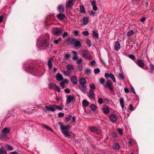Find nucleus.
Masks as SVG:
<instances>
[{
    "mask_svg": "<svg viewBox=\"0 0 154 154\" xmlns=\"http://www.w3.org/2000/svg\"><path fill=\"white\" fill-rule=\"evenodd\" d=\"M60 127L62 133L65 137L69 138H70V135L69 130L71 128V126L68 125H61Z\"/></svg>",
    "mask_w": 154,
    "mask_h": 154,
    "instance_id": "f257e3e1",
    "label": "nucleus"
},
{
    "mask_svg": "<svg viewBox=\"0 0 154 154\" xmlns=\"http://www.w3.org/2000/svg\"><path fill=\"white\" fill-rule=\"evenodd\" d=\"M67 40L69 42L71 45L75 47L76 49H79L80 48L81 46L80 41L77 40L76 39L72 38H68Z\"/></svg>",
    "mask_w": 154,
    "mask_h": 154,
    "instance_id": "f03ea898",
    "label": "nucleus"
},
{
    "mask_svg": "<svg viewBox=\"0 0 154 154\" xmlns=\"http://www.w3.org/2000/svg\"><path fill=\"white\" fill-rule=\"evenodd\" d=\"M48 42V40L47 39H45L43 36L39 37L37 39V43L41 46H45L47 44Z\"/></svg>",
    "mask_w": 154,
    "mask_h": 154,
    "instance_id": "7ed1b4c3",
    "label": "nucleus"
},
{
    "mask_svg": "<svg viewBox=\"0 0 154 154\" xmlns=\"http://www.w3.org/2000/svg\"><path fill=\"white\" fill-rule=\"evenodd\" d=\"M63 29L59 28H55L52 30L53 34L55 35L59 36L63 32Z\"/></svg>",
    "mask_w": 154,
    "mask_h": 154,
    "instance_id": "20e7f679",
    "label": "nucleus"
},
{
    "mask_svg": "<svg viewBox=\"0 0 154 154\" xmlns=\"http://www.w3.org/2000/svg\"><path fill=\"white\" fill-rule=\"evenodd\" d=\"M82 53L83 57L85 59L88 60L92 59V56L87 51L85 50H83L82 51Z\"/></svg>",
    "mask_w": 154,
    "mask_h": 154,
    "instance_id": "39448f33",
    "label": "nucleus"
},
{
    "mask_svg": "<svg viewBox=\"0 0 154 154\" xmlns=\"http://www.w3.org/2000/svg\"><path fill=\"white\" fill-rule=\"evenodd\" d=\"M112 82L110 80H108L105 85L104 86V87L105 88H108L110 90L112 91L113 90V88L112 87Z\"/></svg>",
    "mask_w": 154,
    "mask_h": 154,
    "instance_id": "423d86ee",
    "label": "nucleus"
},
{
    "mask_svg": "<svg viewBox=\"0 0 154 154\" xmlns=\"http://www.w3.org/2000/svg\"><path fill=\"white\" fill-rule=\"evenodd\" d=\"M104 75L106 79H108L109 78H110L112 80L113 82H116V80L113 74H109L106 73Z\"/></svg>",
    "mask_w": 154,
    "mask_h": 154,
    "instance_id": "0eeeda50",
    "label": "nucleus"
},
{
    "mask_svg": "<svg viewBox=\"0 0 154 154\" xmlns=\"http://www.w3.org/2000/svg\"><path fill=\"white\" fill-rule=\"evenodd\" d=\"M74 4L73 0H67L65 7L66 8H72Z\"/></svg>",
    "mask_w": 154,
    "mask_h": 154,
    "instance_id": "6e6552de",
    "label": "nucleus"
},
{
    "mask_svg": "<svg viewBox=\"0 0 154 154\" xmlns=\"http://www.w3.org/2000/svg\"><path fill=\"white\" fill-rule=\"evenodd\" d=\"M79 88L80 90L82 91V92L86 94L87 91V88L86 85H79Z\"/></svg>",
    "mask_w": 154,
    "mask_h": 154,
    "instance_id": "1a4fd4ad",
    "label": "nucleus"
},
{
    "mask_svg": "<svg viewBox=\"0 0 154 154\" xmlns=\"http://www.w3.org/2000/svg\"><path fill=\"white\" fill-rule=\"evenodd\" d=\"M109 118L111 121L112 122L115 123L116 122L117 120V116L114 114L111 115Z\"/></svg>",
    "mask_w": 154,
    "mask_h": 154,
    "instance_id": "9d476101",
    "label": "nucleus"
},
{
    "mask_svg": "<svg viewBox=\"0 0 154 154\" xmlns=\"http://www.w3.org/2000/svg\"><path fill=\"white\" fill-rule=\"evenodd\" d=\"M74 99V97L71 95H68L66 97V103H69L72 102Z\"/></svg>",
    "mask_w": 154,
    "mask_h": 154,
    "instance_id": "9b49d317",
    "label": "nucleus"
},
{
    "mask_svg": "<svg viewBox=\"0 0 154 154\" xmlns=\"http://www.w3.org/2000/svg\"><path fill=\"white\" fill-rule=\"evenodd\" d=\"M114 49L116 51H118L120 48V44L119 41L116 42L114 44Z\"/></svg>",
    "mask_w": 154,
    "mask_h": 154,
    "instance_id": "f8f14e48",
    "label": "nucleus"
},
{
    "mask_svg": "<svg viewBox=\"0 0 154 154\" xmlns=\"http://www.w3.org/2000/svg\"><path fill=\"white\" fill-rule=\"evenodd\" d=\"M136 63L139 66L142 68H143L144 66V64L143 61L140 60H138L137 61Z\"/></svg>",
    "mask_w": 154,
    "mask_h": 154,
    "instance_id": "ddd939ff",
    "label": "nucleus"
},
{
    "mask_svg": "<svg viewBox=\"0 0 154 154\" xmlns=\"http://www.w3.org/2000/svg\"><path fill=\"white\" fill-rule=\"evenodd\" d=\"M95 97V94L94 91L90 89L89 91V97L91 99H94Z\"/></svg>",
    "mask_w": 154,
    "mask_h": 154,
    "instance_id": "4468645a",
    "label": "nucleus"
},
{
    "mask_svg": "<svg viewBox=\"0 0 154 154\" xmlns=\"http://www.w3.org/2000/svg\"><path fill=\"white\" fill-rule=\"evenodd\" d=\"M53 57H50L48 58V66L50 69H51L52 67V65L51 63V62H53Z\"/></svg>",
    "mask_w": 154,
    "mask_h": 154,
    "instance_id": "2eb2a0df",
    "label": "nucleus"
},
{
    "mask_svg": "<svg viewBox=\"0 0 154 154\" xmlns=\"http://www.w3.org/2000/svg\"><path fill=\"white\" fill-rule=\"evenodd\" d=\"M79 82L80 84L79 85H86V79L84 78H80L79 80Z\"/></svg>",
    "mask_w": 154,
    "mask_h": 154,
    "instance_id": "dca6fc26",
    "label": "nucleus"
},
{
    "mask_svg": "<svg viewBox=\"0 0 154 154\" xmlns=\"http://www.w3.org/2000/svg\"><path fill=\"white\" fill-rule=\"evenodd\" d=\"M45 108L48 111H50L51 112H54L55 111V109L54 106H45Z\"/></svg>",
    "mask_w": 154,
    "mask_h": 154,
    "instance_id": "f3484780",
    "label": "nucleus"
},
{
    "mask_svg": "<svg viewBox=\"0 0 154 154\" xmlns=\"http://www.w3.org/2000/svg\"><path fill=\"white\" fill-rule=\"evenodd\" d=\"M71 82L73 84L75 85L77 84L78 80L76 77L75 76H72L71 79Z\"/></svg>",
    "mask_w": 154,
    "mask_h": 154,
    "instance_id": "a211bd4d",
    "label": "nucleus"
},
{
    "mask_svg": "<svg viewBox=\"0 0 154 154\" xmlns=\"http://www.w3.org/2000/svg\"><path fill=\"white\" fill-rule=\"evenodd\" d=\"M57 17L59 20H63L65 19L66 17L63 14H59L57 15Z\"/></svg>",
    "mask_w": 154,
    "mask_h": 154,
    "instance_id": "6ab92c4d",
    "label": "nucleus"
},
{
    "mask_svg": "<svg viewBox=\"0 0 154 154\" xmlns=\"http://www.w3.org/2000/svg\"><path fill=\"white\" fill-rule=\"evenodd\" d=\"M56 79L58 81H60L63 80V78L62 75L60 73H58L57 75L56 76Z\"/></svg>",
    "mask_w": 154,
    "mask_h": 154,
    "instance_id": "aec40b11",
    "label": "nucleus"
},
{
    "mask_svg": "<svg viewBox=\"0 0 154 154\" xmlns=\"http://www.w3.org/2000/svg\"><path fill=\"white\" fill-rule=\"evenodd\" d=\"M58 10L59 12L61 13H63L64 12V8L62 5H60L58 6Z\"/></svg>",
    "mask_w": 154,
    "mask_h": 154,
    "instance_id": "412c9836",
    "label": "nucleus"
},
{
    "mask_svg": "<svg viewBox=\"0 0 154 154\" xmlns=\"http://www.w3.org/2000/svg\"><path fill=\"white\" fill-rule=\"evenodd\" d=\"M10 131L9 128H4L2 130V133L4 134H6L8 133Z\"/></svg>",
    "mask_w": 154,
    "mask_h": 154,
    "instance_id": "4be33fe9",
    "label": "nucleus"
},
{
    "mask_svg": "<svg viewBox=\"0 0 154 154\" xmlns=\"http://www.w3.org/2000/svg\"><path fill=\"white\" fill-rule=\"evenodd\" d=\"M120 104L121 107L123 108L125 107V104L124 103V100L123 98L121 97L119 100Z\"/></svg>",
    "mask_w": 154,
    "mask_h": 154,
    "instance_id": "5701e85b",
    "label": "nucleus"
},
{
    "mask_svg": "<svg viewBox=\"0 0 154 154\" xmlns=\"http://www.w3.org/2000/svg\"><path fill=\"white\" fill-rule=\"evenodd\" d=\"M103 110L105 114H109L110 112L109 109L106 106L103 107Z\"/></svg>",
    "mask_w": 154,
    "mask_h": 154,
    "instance_id": "b1692460",
    "label": "nucleus"
},
{
    "mask_svg": "<svg viewBox=\"0 0 154 154\" xmlns=\"http://www.w3.org/2000/svg\"><path fill=\"white\" fill-rule=\"evenodd\" d=\"M92 5L93 6V9L95 11H97V8L96 6V2L95 1L93 0L92 1Z\"/></svg>",
    "mask_w": 154,
    "mask_h": 154,
    "instance_id": "393cba45",
    "label": "nucleus"
},
{
    "mask_svg": "<svg viewBox=\"0 0 154 154\" xmlns=\"http://www.w3.org/2000/svg\"><path fill=\"white\" fill-rule=\"evenodd\" d=\"M113 147L115 150H118L120 149V146L119 143H116L113 145Z\"/></svg>",
    "mask_w": 154,
    "mask_h": 154,
    "instance_id": "a878e982",
    "label": "nucleus"
},
{
    "mask_svg": "<svg viewBox=\"0 0 154 154\" xmlns=\"http://www.w3.org/2000/svg\"><path fill=\"white\" fill-rule=\"evenodd\" d=\"M79 7L80 8V12L82 13L85 14L86 11H85V9L84 6L83 5H80L79 6Z\"/></svg>",
    "mask_w": 154,
    "mask_h": 154,
    "instance_id": "bb28decb",
    "label": "nucleus"
},
{
    "mask_svg": "<svg viewBox=\"0 0 154 154\" xmlns=\"http://www.w3.org/2000/svg\"><path fill=\"white\" fill-rule=\"evenodd\" d=\"M89 19L87 17H84L82 19L83 23V24L85 25L87 24Z\"/></svg>",
    "mask_w": 154,
    "mask_h": 154,
    "instance_id": "cd10ccee",
    "label": "nucleus"
},
{
    "mask_svg": "<svg viewBox=\"0 0 154 154\" xmlns=\"http://www.w3.org/2000/svg\"><path fill=\"white\" fill-rule=\"evenodd\" d=\"M82 105L83 106L86 107L88 106L89 102L85 99L82 102Z\"/></svg>",
    "mask_w": 154,
    "mask_h": 154,
    "instance_id": "c85d7f7f",
    "label": "nucleus"
},
{
    "mask_svg": "<svg viewBox=\"0 0 154 154\" xmlns=\"http://www.w3.org/2000/svg\"><path fill=\"white\" fill-rule=\"evenodd\" d=\"M63 74L66 76H69L70 75V72L68 70L63 71Z\"/></svg>",
    "mask_w": 154,
    "mask_h": 154,
    "instance_id": "c756f323",
    "label": "nucleus"
},
{
    "mask_svg": "<svg viewBox=\"0 0 154 154\" xmlns=\"http://www.w3.org/2000/svg\"><path fill=\"white\" fill-rule=\"evenodd\" d=\"M1 154H7V152L5 149L4 147H1Z\"/></svg>",
    "mask_w": 154,
    "mask_h": 154,
    "instance_id": "7c9ffc66",
    "label": "nucleus"
},
{
    "mask_svg": "<svg viewBox=\"0 0 154 154\" xmlns=\"http://www.w3.org/2000/svg\"><path fill=\"white\" fill-rule=\"evenodd\" d=\"M85 73L87 75L90 74L91 70V69L88 68H86L85 70Z\"/></svg>",
    "mask_w": 154,
    "mask_h": 154,
    "instance_id": "2f4dec72",
    "label": "nucleus"
},
{
    "mask_svg": "<svg viewBox=\"0 0 154 154\" xmlns=\"http://www.w3.org/2000/svg\"><path fill=\"white\" fill-rule=\"evenodd\" d=\"M66 68L70 70H72L74 69V66L72 65H68L66 66Z\"/></svg>",
    "mask_w": 154,
    "mask_h": 154,
    "instance_id": "473e14b6",
    "label": "nucleus"
},
{
    "mask_svg": "<svg viewBox=\"0 0 154 154\" xmlns=\"http://www.w3.org/2000/svg\"><path fill=\"white\" fill-rule=\"evenodd\" d=\"M62 40V39L60 38H59L57 39H54V42L55 44H58L59 42H60Z\"/></svg>",
    "mask_w": 154,
    "mask_h": 154,
    "instance_id": "72a5a7b5",
    "label": "nucleus"
},
{
    "mask_svg": "<svg viewBox=\"0 0 154 154\" xmlns=\"http://www.w3.org/2000/svg\"><path fill=\"white\" fill-rule=\"evenodd\" d=\"M92 32L93 35L95 36L96 38L97 39L98 38H99V35L97 33L95 32L94 30H93Z\"/></svg>",
    "mask_w": 154,
    "mask_h": 154,
    "instance_id": "f704fd0d",
    "label": "nucleus"
},
{
    "mask_svg": "<svg viewBox=\"0 0 154 154\" xmlns=\"http://www.w3.org/2000/svg\"><path fill=\"white\" fill-rule=\"evenodd\" d=\"M5 146L9 150H12L13 149V148L12 146L10 145L6 144L5 145Z\"/></svg>",
    "mask_w": 154,
    "mask_h": 154,
    "instance_id": "c9c22d12",
    "label": "nucleus"
},
{
    "mask_svg": "<svg viewBox=\"0 0 154 154\" xmlns=\"http://www.w3.org/2000/svg\"><path fill=\"white\" fill-rule=\"evenodd\" d=\"M119 78L121 79L122 80H123L124 79V76L123 73H119V75L118 76Z\"/></svg>",
    "mask_w": 154,
    "mask_h": 154,
    "instance_id": "e433bc0d",
    "label": "nucleus"
},
{
    "mask_svg": "<svg viewBox=\"0 0 154 154\" xmlns=\"http://www.w3.org/2000/svg\"><path fill=\"white\" fill-rule=\"evenodd\" d=\"M100 71V70L99 68H96L94 69V72L95 75L99 73Z\"/></svg>",
    "mask_w": 154,
    "mask_h": 154,
    "instance_id": "4c0bfd02",
    "label": "nucleus"
},
{
    "mask_svg": "<svg viewBox=\"0 0 154 154\" xmlns=\"http://www.w3.org/2000/svg\"><path fill=\"white\" fill-rule=\"evenodd\" d=\"M134 33V32L133 30H129L128 32L127 33V35L128 36H131Z\"/></svg>",
    "mask_w": 154,
    "mask_h": 154,
    "instance_id": "58836bf2",
    "label": "nucleus"
},
{
    "mask_svg": "<svg viewBox=\"0 0 154 154\" xmlns=\"http://www.w3.org/2000/svg\"><path fill=\"white\" fill-rule=\"evenodd\" d=\"M90 130L91 131H93L95 132H97V129L94 127H91Z\"/></svg>",
    "mask_w": 154,
    "mask_h": 154,
    "instance_id": "ea45409f",
    "label": "nucleus"
},
{
    "mask_svg": "<svg viewBox=\"0 0 154 154\" xmlns=\"http://www.w3.org/2000/svg\"><path fill=\"white\" fill-rule=\"evenodd\" d=\"M54 109L55 108L57 109L58 110H62L63 109V108L61 107L60 106H59L57 105H54Z\"/></svg>",
    "mask_w": 154,
    "mask_h": 154,
    "instance_id": "a19ab883",
    "label": "nucleus"
},
{
    "mask_svg": "<svg viewBox=\"0 0 154 154\" xmlns=\"http://www.w3.org/2000/svg\"><path fill=\"white\" fill-rule=\"evenodd\" d=\"M91 109L92 110L94 111H95L96 110V108H97L96 105L94 104H93L91 105Z\"/></svg>",
    "mask_w": 154,
    "mask_h": 154,
    "instance_id": "79ce46f5",
    "label": "nucleus"
},
{
    "mask_svg": "<svg viewBox=\"0 0 154 154\" xmlns=\"http://www.w3.org/2000/svg\"><path fill=\"white\" fill-rule=\"evenodd\" d=\"M86 43L88 47H90L91 46V41L89 39H87L86 41Z\"/></svg>",
    "mask_w": 154,
    "mask_h": 154,
    "instance_id": "37998d69",
    "label": "nucleus"
},
{
    "mask_svg": "<svg viewBox=\"0 0 154 154\" xmlns=\"http://www.w3.org/2000/svg\"><path fill=\"white\" fill-rule=\"evenodd\" d=\"M103 100L101 98H99L98 99V102L100 104H102L103 103Z\"/></svg>",
    "mask_w": 154,
    "mask_h": 154,
    "instance_id": "c03bdc74",
    "label": "nucleus"
},
{
    "mask_svg": "<svg viewBox=\"0 0 154 154\" xmlns=\"http://www.w3.org/2000/svg\"><path fill=\"white\" fill-rule=\"evenodd\" d=\"M60 84L61 87L63 88H65V85L64 82L63 81L61 82L60 83Z\"/></svg>",
    "mask_w": 154,
    "mask_h": 154,
    "instance_id": "a18cd8bd",
    "label": "nucleus"
},
{
    "mask_svg": "<svg viewBox=\"0 0 154 154\" xmlns=\"http://www.w3.org/2000/svg\"><path fill=\"white\" fill-rule=\"evenodd\" d=\"M118 130L119 134L122 135L123 134L122 130V129L121 128H118Z\"/></svg>",
    "mask_w": 154,
    "mask_h": 154,
    "instance_id": "49530a36",
    "label": "nucleus"
},
{
    "mask_svg": "<svg viewBox=\"0 0 154 154\" xmlns=\"http://www.w3.org/2000/svg\"><path fill=\"white\" fill-rule=\"evenodd\" d=\"M82 34L85 36H87L89 35V32L88 31H83Z\"/></svg>",
    "mask_w": 154,
    "mask_h": 154,
    "instance_id": "de8ad7c7",
    "label": "nucleus"
},
{
    "mask_svg": "<svg viewBox=\"0 0 154 154\" xmlns=\"http://www.w3.org/2000/svg\"><path fill=\"white\" fill-rule=\"evenodd\" d=\"M105 81V80L103 78L100 79V82L101 84L103 85L104 82Z\"/></svg>",
    "mask_w": 154,
    "mask_h": 154,
    "instance_id": "09e8293b",
    "label": "nucleus"
},
{
    "mask_svg": "<svg viewBox=\"0 0 154 154\" xmlns=\"http://www.w3.org/2000/svg\"><path fill=\"white\" fill-rule=\"evenodd\" d=\"M150 67L151 71L152 72L154 71V65H153L152 64H151L150 65Z\"/></svg>",
    "mask_w": 154,
    "mask_h": 154,
    "instance_id": "8fccbe9b",
    "label": "nucleus"
},
{
    "mask_svg": "<svg viewBox=\"0 0 154 154\" xmlns=\"http://www.w3.org/2000/svg\"><path fill=\"white\" fill-rule=\"evenodd\" d=\"M72 118V116L71 115L68 116L66 119V120L68 122Z\"/></svg>",
    "mask_w": 154,
    "mask_h": 154,
    "instance_id": "3c124183",
    "label": "nucleus"
},
{
    "mask_svg": "<svg viewBox=\"0 0 154 154\" xmlns=\"http://www.w3.org/2000/svg\"><path fill=\"white\" fill-rule=\"evenodd\" d=\"M78 69L80 71L82 70V64H79L78 66Z\"/></svg>",
    "mask_w": 154,
    "mask_h": 154,
    "instance_id": "603ef678",
    "label": "nucleus"
},
{
    "mask_svg": "<svg viewBox=\"0 0 154 154\" xmlns=\"http://www.w3.org/2000/svg\"><path fill=\"white\" fill-rule=\"evenodd\" d=\"M55 88L56 89L57 91L59 92L60 91V90L59 87L57 86L56 84H54Z\"/></svg>",
    "mask_w": 154,
    "mask_h": 154,
    "instance_id": "864d4df0",
    "label": "nucleus"
},
{
    "mask_svg": "<svg viewBox=\"0 0 154 154\" xmlns=\"http://www.w3.org/2000/svg\"><path fill=\"white\" fill-rule=\"evenodd\" d=\"M64 116V114L62 112H59L58 114V116L60 117H63Z\"/></svg>",
    "mask_w": 154,
    "mask_h": 154,
    "instance_id": "5fc2aeb1",
    "label": "nucleus"
},
{
    "mask_svg": "<svg viewBox=\"0 0 154 154\" xmlns=\"http://www.w3.org/2000/svg\"><path fill=\"white\" fill-rule=\"evenodd\" d=\"M129 57L130 58L132 59V60H134L135 58L134 56L132 54L129 55Z\"/></svg>",
    "mask_w": 154,
    "mask_h": 154,
    "instance_id": "6e6d98bb",
    "label": "nucleus"
},
{
    "mask_svg": "<svg viewBox=\"0 0 154 154\" xmlns=\"http://www.w3.org/2000/svg\"><path fill=\"white\" fill-rule=\"evenodd\" d=\"M65 92L67 94L69 93L70 92V90L69 88H66L64 89Z\"/></svg>",
    "mask_w": 154,
    "mask_h": 154,
    "instance_id": "4d7b16f0",
    "label": "nucleus"
},
{
    "mask_svg": "<svg viewBox=\"0 0 154 154\" xmlns=\"http://www.w3.org/2000/svg\"><path fill=\"white\" fill-rule=\"evenodd\" d=\"M44 127L46 128L47 129L50 130L51 131H53L52 129L49 127L47 125H44Z\"/></svg>",
    "mask_w": 154,
    "mask_h": 154,
    "instance_id": "13d9d810",
    "label": "nucleus"
},
{
    "mask_svg": "<svg viewBox=\"0 0 154 154\" xmlns=\"http://www.w3.org/2000/svg\"><path fill=\"white\" fill-rule=\"evenodd\" d=\"M90 87L93 89H95V86L94 84H91V85H90Z\"/></svg>",
    "mask_w": 154,
    "mask_h": 154,
    "instance_id": "bf43d9fd",
    "label": "nucleus"
},
{
    "mask_svg": "<svg viewBox=\"0 0 154 154\" xmlns=\"http://www.w3.org/2000/svg\"><path fill=\"white\" fill-rule=\"evenodd\" d=\"M133 141V140L131 139H130L129 140L128 142V146H130L132 145V142Z\"/></svg>",
    "mask_w": 154,
    "mask_h": 154,
    "instance_id": "052dcab7",
    "label": "nucleus"
},
{
    "mask_svg": "<svg viewBox=\"0 0 154 154\" xmlns=\"http://www.w3.org/2000/svg\"><path fill=\"white\" fill-rule=\"evenodd\" d=\"M68 35V33L67 32H65L63 33V34L62 37L63 38H64L66 36Z\"/></svg>",
    "mask_w": 154,
    "mask_h": 154,
    "instance_id": "680f3d73",
    "label": "nucleus"
},
{
    "mask_svg": "<svg viewBox=\"0 0 154 154\" xmlns=\"http://www.w3.org/2000/svg\"><path fill=\"white\" fill-rule=\"evenodd\" d=\"M129 108H130V109L131 111H132L134 110V107L132 105V104H130L129 105Z\"/></svg>",
    "mask_w": 154,
    "mask_h": 154,
    "instance_id": "e2e57ef3",
    "label": "nucleus"
},
{
    "mask_svg": "<svg viewBox=\"0 0 154 154\" xmlns=\"http://www.w3.org/2000/svg\"><path fill=\"white\" fill-rule=\"evenodd\" d=\"M146 18L145 17H142L140 19V20L142 22H144L146 20Z\"/></svg>",
    "mask_w": 154,
    "mask_h": 154,
    "instance_id": "0e129e2a",
    "label": "nucleus"
},
{
    "mask_svg": "<svg viewBox=\"0 0 154 154\" xmlns=\"http://www.w3.org/2000/svg\"><path fill=\"white\" fill-rule=\"evenodd\" d=\"M82 61V59L81 58L77 60V63L78 64L80 63Z\"/></svg>",
    "mask_w": 154,
    "mask_h": 154,
    "instance_id": "69168bd1",
    "label": "nucleus"
},
{
    "mask_svg": "<svg viewBox=\"0 0 154 154\" xmlns=\"http://www.w3.org/2000/svg\"><path fill=\"white\" fill-rule=\"evenodd\" d=\"M75 121V116H73L72 118V119L71 120L72 123L74 122Z\"/></svg>",
    "mask_w": 154,
    "mask_h": 154,
    "instance_id": "338daca9",
    "label": "nucleus"
},
{
    "mask_svg": "<svg viewBox=\"0 0 154 154\" xmlns=\"http://www.w3.org/2000/svg\"><path fill=\"white\" fill-rule=\"evenodd\" d=\"M131 91L134 94H135L136 93L135 90L133 87H131Z\"/></svg>",
    "mask_w": 154,
    "mask_h": 154,
    "instance_id": "774afa93",
    "label": "nucleus"
}]
</instances>
